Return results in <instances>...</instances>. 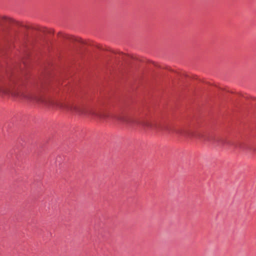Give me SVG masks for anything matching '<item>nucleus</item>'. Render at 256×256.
I'll return each mask as SVG.
<instances>
[{"instance_id": "1", "label": "nucleus", "mask_w": 256, "mask_h": 256, "mask_svg": "<svg viewBox=\"0 0 256 256\" xmlns=\"http://www.w3.org/2000/svg\"><path fill=\"white\" fill-rule=\"evenodd\" d=\"M18 100H25L31 102H42L54 109L82 116L90 119L104 121L109 116L105 112L100 111L84 106L75 105L66 101L60 100H45L39 97L36 93L24 90H14L10 91L8 88L0 86V96L9 94Z\"/></svg>"}, {"instance_id": "2", "label": "nucleus", "mask_w": 256, "mask_h": 256, "mask_svg": "<svg viewBox=\"0 0 256 256\" xmlns=\"http://www.w3.org/2000/svg\"><path fill=\"white\" fill-rule=\"evenodd\" d=\"M174 132L180 136L187 138H196L204 144H208L214 147L222 148L225 145L228 144L230 142L226 138L222 137L215 136L212 134H206L202 132L195 133L194 132L187 130L176 129Z\"/></svg>"}, {"instance_id": "3", "label": "nucleus", "mask_w": 256, "mask_h": 256, "mask_svg": "<svg viewBox=\"0 0 256 256\" xmlns=\"http://www.w3.org/2000/svg\"><path fill=\"white\" fill-rule=\"evenodd\" d=\"M115 118L120 122L124 123L131 128H140L145 130L155 132H159L162 130V129L160 124L154 120H140L124 114L117 116Z\"/></svg>"}, {"instance_id": "4", "label": "nucleus", "mask_w": 256, "mask_h": 256, "mask_svg": "<svg viewBox=\"0 0 256 256\" xmlns=\"http://www.w3.org/2000/svg\"><path fill=\"white\" fill-rule=\"evenodd\" d=\"M238 146L240 147V148H241L242 150H245V148H243V146L242 144H239V145Z\"/></svg>"}, {"instance_id": "5", "label": "nucleus", "mask_w": 256, "mask_h": 256, "mask_svg": "<svg viewBox=\"0 0 256 256\" xmlns=\"http://www.w3.org/2000/svg\"><path fill=\"white\" fill-rule=\"evenodd\" d=\"M251 150L254 152H256V147H254V148H251Z\"/></svg>"}]
</instances>
